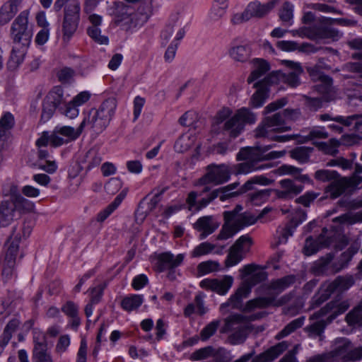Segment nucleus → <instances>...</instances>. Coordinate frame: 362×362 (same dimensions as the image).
Instances as JSON below:
<instances>
[{"mask_svg": "<svg viewBox=\"0 0 362 362\" xmlns=\"http://www.w3.org/2000/svg\"><path fill=\"white\" fill-rule=\"evenodd\" d=\"M267 278V274L264 271H259L252 274L226 302L221 304L219 308L220 312L225 314L228 312L230 308H239L241 307L243 299L249 296L252 288L265 281Z\"/></svg>", "mask_w": 362, "mask_h": 362, "instance_id": "obj_8", "label": "nucleus"}, {"mask_svg": "<svg viewBox=\"0 0 362 362\" xmlns=\"http://www.w3.org/2000/svg\"><path fill=\"white\" fill-rule=\"evenodd\" d=\"M64 17L80 19L81 3L79 0H70L64 6Z\"/></svg>", "mask_w": 362, "mask_h": 362, "instance_id": "obj_55", "label": "nucleus"}, {"mask_svg": "<svg viewBox=\"0 0 362 362\" xmlns=\"http://www.w3.org/2000/svg\"><path fill=\"white\" fill-rule=\"evenodd\" d=\"M279 17L283 25L291 26L293 23V5L288 1L284 2L279 9Z\"/></svg>", "mask_w": 362, "mask_h": 362, "instance_id": "obj_44", "label": "nucleus"}, {"mask_svg": "<svg viewBox=\"0 0 362 362\" xmlns=\"http://www.w3.org/2000/svg\"><path fill=\"white\" fill-rule=\"evenodd\" d=\"M222 352H224V350L220 349L216 352L213 346H208L196 350L192 353L190 358L192 361L203 360L210 356H216L217 354H221Z\"/></svg>", "mask_w": 362, "mask_h": 362, "instance_id": "obj_53", "label": "nucleus"}, {"mask_svg": "<svg viewBox=\"0 0 362 362\" xmlns=\"http://www.w3.org/2000/svg\"><path fill=\"white\" fill-rule=\"evenodd\" d=\"M242 209L243 207L240 205H237L233 210L223 212L225 223L218 235V240H227L232 238L245 226H251L257 222V218L249 213L239 214Z\"/></svg>", "mask_w": 362, "mask_h": 362, "instance_id": "obj_7", "label": "nucleus"}, {"mask_svg": "<svg viewBox=\"0 0 362 362\" xmlns=\"http://www.w3.org/2000/svg\"><path fill=\"white\" fill-rule=\"evenodd\" d=\"M305 320V317L304 316H301L292 320L276 334V339H281L284 337H286L297 329L301 327L304 324Z\"/></svg>", "mask_w": 362, "mask_h": 362, "instance_id": "obj_49", "label": "nucleus"}, {"mask_svg": "<svg viewBox=\"0 0 362 362\" xmlns=\"http://www.w3.org/2000/svg\"><path fill=\"white\" fill-rule=\"evenodd\" d=\"M57 108V107L56 106H54L50 103H48L47 100L44 99L42 102L41 121L43 122H46L48 120H49L52 117Z\"/></svg>", "mask_w": 362, "mask_h": 362, "instance_id": "obj_63", "label": "nucleus"}, {"mask_svg": "<svg viewBox=\"0 0 362 362\" xmlns=\"http://www.w3.org/2000/svg\"><path fill=\"white\" fill-rule=\"evenodd\" d=\"M352 165H353L352 160L346 159L343 157H337L335 158L329 160L326 163V166H327V167L338 166L343 170L351 169Z\"/></svg>", "mask_w": 362, "mask_h": 362, "instance_id": "obj_62", "label": "nucleus"}, {"mask_svg": "<svg viewBox=\"0 0 362 362\" xmlns=\"http://www.w3.org/2000/svg\"><path fill=\"white\" fill-rule=\"evenodd\" d=\"M87 33L92 40L100 45H107L109 43L108 37L101 35V30L99 27H88Z\"/></svg>", "mask_w": 362, "mask_h": 362, "instance_id": "obj_58", "label": "nucleus"}, {"mask_svg": "<svg viewBox=\"0 0 362 362\" xmlns=\"http://www.w3.org/2000/svg\"><path fill=\"white\" fill-rule=\"evenodd\" d=\"M320 119L322 121H334L344 127H349L354 124L356 130L362 133V114H355L347 117L336 116L334 117H332L329 114H323L320 115Z\"/></svg>", "mask_w": 362, "mask_h": 362, "instance_id": "obj_22", "label": "nucleus"}, {"mask_svg": "<svg viewBox=\"0 0 362 362\" xmlns=\"http://www.w3.org/2000/svg\"><path fill=\"white\" fill-rule=\"evenodd\" d=\"M103 160V153L96 148L90 149L86 153L83 159V163L88 170L100 165Z\"/></svg>", "mask_w": 362, "mask_h": 362, "instance_id": "obj_38", "label": "nucleus"}, {"mask_svg": "<svg viewBox=\"0 0 362 362\" xmlns=\"http://www.w3.org/2000/svg\"><path fill=\"white\" fill-rule=\"evenodd\" d=\"M345 321L350 327H362V305L358 303L352 310H351L346 314Z\"/></svg>", "mask_w": 362, "mask_h": 362, "instance_id": "obj_40", "label": "nucleus"}, {"mask_svg": "<svg viewBox=\"0 0 362 362\" xmlns=\"http://www.w3.org/2000/svg\"><path fill=\"white\" fill-rule=\"evenodd\" d=\"M29 14L28 10L21 11L13 21L10 29L11 38L15 45L11 50V59L17 64L23 62L33 35L32 25L28 22Z\"/></svg>", "mask_w": 362, "mask_h": 362, "instance_id": "obj_4", "label": "nucleus"}, {"mask_svg": "<svg viewBox=\"0 0 362 362\" xmlns=\"http://www.w3.org/2000/svg\"><path fill=\"white\" fill-rule=\"evenodd\" d=\"M299 35H307L313 39H332L335 40L339 37L341 33L332 28L326 23H321L313 25L311 28H302L299 31Z\"/></svg>", "mask_w": 362, "mask_h": 362, "instance_id": "obj_14", "label": "nucleus"}, {"mask_svg": "<svg viewBox=\"0 0 362 362\" xmlns=\"http://www.w3.org/2000/svg\"><path fill=\"white\" fill-rule=\"evenodd\" d=\"M288 349L286 341L278 343L252 358L253 362H269L279 357Z\"/></svg>", "mask_w": 362, "mask_h": 362, "instance_id": "obj_26", "label": "nucleus"}, {"mask_svg": "<svg viewBox=\"0 0 362 362\" xmlns=\"http://www.w3.org/2000/svg\"><path fill=\"white\" fill-rule=\"evenodd\" d=\"M233 279L230 276H225L222 279H204L200 281L201 288L214 291L219 295H226L231 288Z\"/></svg>", "mask_w": 362, "mask_h": 362, "instance_id": "obj_16", "label": "nucleus"}, {"mask_svg": "<svg viewBox=\"0 0 362 362\" xmlns=\"http://www.w3.org/2000/svg\"><path fill=\"white\" fill-rule=\"evenodd\" d=\"M117 107L115 98H110L104 100L98 109H91L85 115L81 124L83 129L89 127L97 133L102 132L109 124Z\"/></svg>", "mask_w": 362, "mask_h": 362, "instance_id": "obj_6", "label": "nucleus"}, {"mask_svg": "<svg viewBox=\"0 0 362 362\" xmlns=\"http://www.w3.org/2000/svg\"><path fill=\"white\" fill-rule=\"evenodd\" d=\"M269 64L267 61L260 59H255L254 69L247 78L248 83H252L255 81L259 78L261 76L264 75L269 70Z\"/></svg>", "mask_w": 362, "mask_h": 362, "instance_id": "obj_36", "label": "nucleus"}, {"mask_svg": "<svg viewBox=\"0 0 362 362\" xmlns=\"http://www.w3.org/2000/svg\"><path fill=\"white\" fill-rule=\"evenodd\" d=\"M280 189L276 190L279 199H290L300 193L303 185H297L294 180L284 179L279 181Z\"/></svg>", "mask_w": 362, "mask_h": 362, "instance_id": "obj_21", "label": "nucleus"}, {"mask_svg": "<svg viewBox=\"0 0 362 362\" xmlns=\"http://www.w3.org/2000/svg\"><path fill=\"white\" fill-rule=\"evenodd\" d=\"M278 0H269L266 4H261L256 0L250 2L246 9L252 17L262 18L269 13L277 4Z\"/></svg>", "mask_w": 362, "mask_h": 362, "instance_id": "obj_24", "label": "nucleus"}, {"mask_svg": "<svg viewBox=\"0 0 362 362\" xmlns=\"http://www.w3.org/2000/svg\"><path fill=\"white\" fill-rule=\"evenodd\" d=\"M326 353L331 362H350L362 359V346L354 347L352 342L346 337L335 339L332 349Z\"/></svg>", "mask_w": 362, "mask_h": 362, "instance_id": "obj_10", "label": "nucleus"}, {"mask_svg": "<svg viewBox=\"0 0 362 362\" xmlns=\"http://www.w3.org/2000/svg\"><path fill=\"white\" fill-rule=\"evenodd\" d=\"M282 64L288 69L286 73L282 71L271 72L262 80L256 82L254 87L257 90L252 96L250 104L253 107H259L265 102L269 95V87L271 85L278 83L281 81L286 82L291 86H296L299 84V76L303 73V68L300 63L291 60L282 61Z\"/></svg>", "mask_w": 362, "mask_h": 362, "instance_id": "obj_2", "label": "nucleus"}, {"mask_svg": "<svg viewBox=\"0 0 362 362\" xmlns=\"http://www.w3.org/2000/svg\"><path fill=\"white\" fill-rule=\"evenodd\" d=\"M220 223L214 216H204L199 218L193 224V228L200 233V239H204L212 234L219 227Z\"/></svg>", "mask_w": 362, "mask_h": 362, "instance_id": "obj_19", "label": "nucleus"}, {"mask_svg": "<svg viewBox=\"0 0 362 362\" xmlns=\"http://www.w3.org/2000/svg\"><path fill=\"white\" fill-rule=\"evenodd\" d=\"M206 295L202 293H198L194 300V303H189L184 309V315L190 317L192 314L197 313L202 316L208 312V308L205 306L204 298Z\"/></svg>", "mask_w": 362, "mask_h": 362, "instance_id": "obj_27", "label": "nucleus"}, {"mask_svg": "<svg viewBox=\"0 0 362 362\" xmlns=\"http://www.w3.org/2000/svg\"><path fill=\"white\" fill-rule=\"evenodd\" d=\"M327 232V228H323L322 233L317 240H313L311 237L307 238L303 248V252L306 256H310L315 254L320 249L326 247L325 245V235Z\"/></svg>", "mask_w": 362, "mask_h": 362, "instance_id": "obj_29", "label": "nucleus"}, {"mask_svg": "<svg viewBox=\"0 0 362 362\" xmlns=\"http://www.w3.org/2000/svg\"><path fill=\"white\" fill-rule=\"evenodd\" d=\"M20 241V235L13 234L6 243L5 262L7 264V267L3 269V274H9L11 273V269L14 266L16 257L18 252Z\"/></svg>", "mask_w": 362, "mask_h": 362, "instance_id": "obj_18", "label": "nucleus"}, {"mask_svg": "<svg viewBox=\"0 0 362 362\" xmlns=\"http://www.w3.org/2000/svg\"><path fill=\"white\" fill-rule=\"evenodd\" d=\"M232 110L228 107H223L216 115V122L218 125L225 122L221 128L223 134H228L230 138L238 137L243 131L246 124H254L257 120L256 115L249 109L243 107L229 118Z\"/></svg>", "mask_w": 362, "mask_h": 362, "instance_id": "obj_5", "label": "nucleus"}, {"mask_svg": "<svg viewBox=\"0 0 362 362\" xmlns=\"http://www.w3.org/2000/svg\"><path fill=\"white\" fill-rule=\"evenodd\" d=\"M310 320H313L314 319H311L310 317ZM316 320L317 321L304 328V330L308 332V336L310 337H321L327 325V323H329L328 322L322 320L321 317ZM327 321L328 320H327Z\"/></svg>", "mask_w": 362, "mask_h": 362, "instance_id": "obj_43", "label": "nucleus"}, {"mask_svg": "<svg viewBox=\"0 0 362 362\" xmlns=\"http://www.w3.org/2000/svg\"><path fill=\"white\" fill-rule=\"evenodd\" d=\"M269 195L270 191L265 189L250 193V198L252 204L259 205L264 202L269 198Z\"/></svg>", "mask_w": 362, "mask_h": 362, "instance_id": "obj_61", "label": "nucleus"}, {"mask_svg": "<svg viewBox=\"0 0 362 362\" xmlns=\"http://www.w3.org/2000/svg\"><path fill=\"white\" fill-rule=\"evenodd\" d=\"M57 107L64 103V90L61 86H54L44 98Z\"/></svg>", "mask_w": 362, "mask_h": 362, "instance_id": "obj_54", "label": "nucleus"}, {"mask_svg": "<svg viewBox=\"0 0 362 362\" xmlns=\"http://www.w3.org/2000/svg\"><path fill=\"white\" fill-rule=\"evenodd\" d=\"M57 128L58 132L61 134L67 144L76 140L83 130L81 124L77 129H74L70 126L57 127Z\"/></svg>", "mask_w": 362, "mask_h": 362, "instance_id": "obj_45", "label": "nucleus"}, {"mask_svg": "<svg viewBox=\"0 0 362 362\" xmlns=\"http://www.w3.org/2000/svg\"><path fill=\"white\" fill-rule=\"evenodd\" d=\"M347 185L345 178H337L333 180L325 188V193H327L330 198L334 199L340 197L346 189Z\"/></svg>", "mask_w": 362, "mask_h": 362, "instance_id": "obj_34", "label": "nucleus"}, {"mask_svg": "<svg viewBox=\"0 0 362 362\" xmlns=\"http://www.w3.org/2000/svg\"><path fill=\"white\" fill-rule=\"evenodd\" d=\"M242 259L243 253L231 247L226 259V266L227 267H233L238 264Z\"/></svg>", "mask_w": 362, "mask_h": 362, "instance_id": "obj_64", "label": "nucleus"}, {"mask_svg": "<svg viewBox=\"0 0 362 362\" xmlns=\"http://www.w3.org/2000/svg\"><path fill=\"white\" fill-rule=\"evenodd\" d=\"M348 245V239L340 233L334 232L333 235L326 233L325 245L332 246L336 250H341Z\"/></svg>", "mask_w": 362, "mask_h": 362, "instance_id": "obj_35", "label": "nucleus"}, {"mask_svg": "<svg viewBox=\"0 0 362 362\" xmlns=\"http://www.w3.org/2000/svg\"><path fill=\"white\" fill-rule=\"evenodd\" d=\"M345 69L354 74V75H346V78L356 79V82L349 81V83L356 85V86H362V60L358 62L348 63L345 65Z\"/></svg>", "mask_w": 362, "mask_h": 362, "instance_id": "obj_37", "label": "nucleus"}, {"mask_svg": "<svg viewBox=\"0 0 362 362\" xmlns=\"http://www.w3.org/2000/svg\"><path fill=\"white\" fill-rule=\"evenodd\" d=\"M220 322L218 320H214L206 325L200 332V339L205 341L213 336L219 326Z\"/></svg>", "mask_w": 362, "mask_h": 362, "instance_id": "obj_59", "label": "nucleus"}, {"mask_svg": "<svg viewBox=\"0 0 362 362\" xmlns=\"http://www.w3.org/2000/svg\"><path fill=\"white\" fill-rule=\"evenodd\" d=\"M148 10L144 0H124L113 1L107 8V12L114 16L117 25L132 28L141 26L148 21Z\"/></svg>", "mask_w": 362, "mask_h": 362, "instance_id": "obj_3", "label": "nucleus"}, {"mask_svg": "<svg viewBox=\"0 0 362 362\" xmlns=\"http://www.w3.org/2000/svg\"><path fill=\"white\" fill-rule=\"evenodd\" d=\"M353 276H339L333 281L323 283L317 293L313 297L310 303L313 308L320 306L335 292L342 293L354 284Z\"/></svg>", "mask_w": 362, "mask_h": 362, "instance_id": "obj_9", "label": "nucleus"}, {"mask_svg": "<svg viewBox=\"0 0 362 362\" xmlns=\"http://www.w3.org/2000/svg\"><path fill=\"white\" fill-rule=\"evenodd\" d=\"M359 247L357 244L351 245L346 251L344 252L339 258L338 264H337V267L334 272H339L344 267H346L348 263L351 260L352 257L354 255H356L358 251Z\"/></svg>", "mask_w": 362, "mask_h": 362, "instance_id": "obj_46", "label": "nucleus"}, {"mask_svg": "<svg viewBox=\"0 0 362 362\" xmlns=\"http://www.w3.org/2000/svg\"><path fill=\"white\" fill-rule=\"evenodd\" d=\"M264 315V312H259L249 317L240 314L232 315L226 319L223 330L226 332H232L230 338L235 340V343L243 342L247 335L248 322L262 318Z\"/></svg>", "mask_w": 362, "mask_h": 362, "instance_id": "obj_11", "label": "nucleus"}, {"mask_svg": "<svg viewBox=\"0 0 362 362\" xmlns=\"http://www.w3.org/2000/svg\"><path fill=\"white\" fill-rule=\"evenodd\" d=\"M22 0H8L0 7V25H4L16 16Z\"/></svg>", "mask_w": 362, "mask_h": 362, "instance_id": "obj_25", "label": "nucleus"}, {"mask_svg": "<svg viewBox=\"0 0 362 362\" xmlns=\"http://www.w3.org/2000/svg\"><path fill=\"white\" fill-rule=\"evenodd\" d=\"M291 129V127L286 124L281 112H279L272 116L266 117L264 119L262 123L255 129V136L256 137H267L279 142L275 138L281 135H274L273 132H284Z\"/></svg>", "mask_w": 362, "mask_h": 362, "instance_id": "obj_12", "label": "nucleus"}, {"mask_svg": "<svg viewBox=\"0 0 362 362\" xmlns=\"http://www.w3.org/2000/svg\"><path fill=\"white\" fill-rule=\"evenodd\" d=\"M78 18L64 17L62 31L64 40H69L72 37L78 28Z\"/></svg>", "mask_w": 362, "mask_h": 362, "instance_id": "obj_47", "label": "nucleus"}, {"mask_svg": "<svg viewBox=\"0 0 362 362\" xmlns=\"http://www.w3.org/2000/svg\"><path fill=\"white\" fill-rule=\"evenodd\" d=\"M274 147L273 145H265L255 147L242 148L236 156L238 160H244L232 166L225 164L211 165L208 166L207 173L199 180L200 185H204L202 189L193 190L189 192L186 198L187 209L196 213L206 208L215 199L219 198L224 202L232 197L238 196L240 193L245 192L252 189L253 184L268 185L270 180L264 176H255L246 182L240 190L234 192L238 183L235 182L227 186L216 189L210 192L211 189L206 185L214 183L221 185L228 182L230 174H247L251 172L263 169L264 165L259 163L262 160H274L285 155V151H273L268 152Z\"/></svg>", "mask_w": 362, "mask_h": 362, "instance_id": "obj_1", "label": "nucleus"}, {"mask_svg": "<svg viewBox=\"0 0 362 362\" xmlns=\"http://www.w3.org/2000/svg\"><path fill=\"white\" fill-rule=\"evenodd\" d=\"M13 198L18 211V216H20L22 213L24 212L31 211L35 208V204L33 202L25 199L21 194L13 195Z\"/></svg>", "mask_w": 362, "mask_h": 362, "instance_id": "obj_50", "label": "nucleus"}, {"mask_svg": "<svg viewBox=\"0 0 362 362\" xmlns=\"http://www.w3.org/2000/svg\"><path fill=\"white\" fill-rule=\"evenodd\" d=\"M350 306L348 300H344L337 305L336 302L331 301L318 311L311 315V319H318L330 313L327 317L328 322H331L338 315L346 311Z\"/></svg>", "mask_w": 362, "mask_h": 362, "instance_id": "obj_15", "label": "nucleus"}, {"mask_svg": "<svg viewBox=\"0 0 362 362\" xmlns=\"http://www.w3.org/2000/svg\"><path fill=\"white\" fill-rule=\"evenodd\" d=\"M126 192L122 191L105 209L99 211L96 216L98 223H103L121 204L126 197Z\"/></svg>", "mask_w": 362, "mask_h": 362, "instance_id": "obj_32", "label": "nucleus"}, {"mask_svg": "<svg viewBox=\"0 0 362 362\" xmlns=\"http://www.w3.org/2000/svg\"><path fill=\"white\" fill-rule=\"evenodd\" d=\"M144 302V296L139 294H132L124 298L121 302L123 310L132 312L138 309Z\"/></svg>", "mask_w": 362, "mask_h": 362, "instance_id": "obj_41", "label": "nucleus"}, {"mask_svg": "<svg viewBox=\"0 0 362 362\" xmlns=\"http://www.w3.org/2000/svg\"><path fill=\"white\" fill-rule=\"evenodd\" d=\"M226 8L225 6H219L218 4H213L208 13V19L211 22L218 21L226 13Z\"/></svg>", "mask_w": 362, "mask_h": 362, "instance_id": "obj_60", "label": "nucleus"}, {"mask_svg": "<svg viewBox=\"0 0 362 362\" xmlns=\"http://www.w3.org/2000/svg\"><path fill=\"white\" fill-rule=\"evenodd\" d=\"M33 359L48 354L47 341L45 333L40 331L33 332Z\"/></svg>", "mask_w": 362, "mask_h": 362, "instance_id": "obj_30", "label": "nucleus"}, {"mask_svg": "<svg viewBox=\"0 0 362 362\" xmlns=\"http://www.w3.org/2000/svg\"><path fill=\"white\" fill-rule=\"evenodd\" d=\"M153 191H156V189ZM156 191L157 192H155L154 195L151 198H149V195H147L139 203L138 207L134 214L136 223H143L147 216L156 209L160 201L159 197L165 192V189H162L160 190L158 189Z\"/></svg>", "mask_w": 362, "mask_h": 362, "instance_id": "obj_13", "label": "nucleus"}, {"mask_svg": "<svg viewBox=\"0 0 362 362\" xmlns=\"http://www.w3.org/2000/svg\"><path fill=\"white\" fill-rule=\"evenodd\" d=\"M281 174L299 175L298 179L303 182H310L311 180L308 175H300L301 169L293 165H284L279 168Z\"/></svg>", "mask_w": 362, "mask_h": 362, "instance_id": "obj_56", "label": "nucleus"}, {"mask_svg": "<svg viewBox=\"0 0 362 362\" xmlns=\"http://www.w3.org/2000/svg\"><path fill=\"white\" fill-rule=\"evenodd\" d=\"M296 281V276L288 275L281 279L272 281L269 284V289L274 291L277 293L283 292L284 290L293 285Z\"/></svg>", "mask_w": 362, "mask_h": 362, "instance_id": "obj_39", "label": "nucleus"}, {"mask_svg": "<svg viewBox=\"0 0 362 362\" xmlns=\"http://www.w3.org/2000/svg\"><path fill=\"white\" fill-rule=\"evenodd\" d=\"M340 177V175L335 170H318L315 173L314 177L320 182H332Z\"/></svg>", "mask_w": 362, "mask_h": 362, "instance_id": "obj_57", "label": "nucleus"}, {"mask_svg": "<svg viewBox=\"0 0 362 362\" xmlns=\"http://www.w3.org/2000/svg\"><path fill=\"white\" fill-rule=\"evenodd\" d=\"M315 145L325 154L335 156L339 152L340 142L336 139H331L327 142H315Z\"/></svg>", "mask_w": 362, "mask_h": 362, "instance_id": "obj_48", "label": "nucleus"}, {"mask_svg": "<svg viewBox=\"0 0 362 362\" xmlns=\"http://www.w3.org/2000/svg\"><path fill=\"white\" fill-rule=\"evenodd\" d=\"M327 137L328 133L325 131L324 127H317L310 130L308 134H285L284 136H277L275 139L281 143L295 139L298 143L303 144L315 139H325Z\"/></svg>", "mask_w": 362, "mask_h": 362, "instance_id": "obj_17", "label": "nucleus"}, {"mask_svg": "<svg viewBox=\"0 0 362 362\" xmlns=\"http://www.w3.org/2000/svg\"><path fill=\"white\" fill-rule=\"evenodd\" d=\"M306 214L300 209L297 211L294 216H293L290 223L287 224L284 227H279L277 230V233L279 234L278 243H286L288 238L293 235L296 227L304 221L306 219Z\"/></svg>", "mask_w": 362, "mask_h": 362, "instance_id": "obj_20", "label": "nucleus"}, {"mask_svg": "<svg viewBox=\"0 0 362 362\" xmlns=\"http://www.w3.org/2000/svg\"><path fill=\"white\" fill-rule=\"evenodd\" d=\"M274 298L269 297H259L247 302L245 310L252 311L256 308H264L272 304Z\"/></svg>", "mask_w": 362, "mask_h": 362, "instance_id": "obj_51", "label": "nucleus"}, {"mask_svg": "<svg viewBox=\"0 0 362 362\" xmlns=\"http://www.w3.org/2000/svg\"><path fill=\"white\" fill-rule=\"evenodd\" d=\"M185 259L184 254L175 256L170 252H163L158 257V267L160 272L173 269L180 266Z\"/></svg>", "mask_w": 362, "mask_h": 362, "instance_id": "obj_23", "label": "nucleus"}, {"mask_svg": "<svg viewBox=\"0 0 362 362\" xmlns=\"http://www.w3.org/2000/svg\"><path fill=\"white\" fill-rule=\"evenodd\" d=\"M310 75L312 80L321 83L319 85V91L329 93L331 90L332 78L321 72L317 67L311 69L310 70Z\"/></svg>", "mask_w": 362, "mask_h": 362, "instance_id": "obj_33", "label": "nucleus"}, {"mask_svg": "<svg viewBox=\"0 0 362 362\" xmlns=\"http://www.w3.org/2000/svg\"><path fill=\"white\" fill-rule=\"evenodd\" d=\"M312 151V148L300 146L295 148L289 153L293 159L296 160L300 163H305L308 161Z\"/></svg>", "mask_w": 362, "mask_h": 362, "instance_id": "obj_52", "label": "nucleus"}, {"mask_svg": "<svg viewBox=\"0 0 362 362\" xmlns=\"http://www.w3.org/2000/svg\"><path fill=\"white\" fill-rule=\"evenodd\" d=\"M18 215V211L13 196L10 199L3 200L0 206V217L7 224Z\"/></svg>", "mask_w": 362, "mask_h": 362, "instance_id": "obj_31", "label": "nucleus"}, {"mask_svg": "<svg viewBox=\"0 0 362 362\" xmlns=\"http://www.w3.org/2000/svg\"><path fill=\"white\" fill-rule=\"evenodd\" d=\"M334 256L332 254L329 253L325 257L316 261L313 266V271L317 274H331L337 273L334 272L336 269L337 264L332 262Z\"/></svg>", "mask_w": 362, "mask_h": 362, "instance_id": "obj_28", "label": "nucleus"}, {"mask_svg": "<svg viewBox=\"0 0 362 362\" xmlns=\"http://www.w3.org/2000/svg\"><path fill=\"white\" fill-rule=\"evenodd\" d=\"M228 54L233 60L244 62L250 56V49L246 45L233 46L229 49Z\"/></svg>", "mask_w": 362, "mask_h": 362, "instance_id": "obj_42", "label": "nucleus"}]
</instances>
